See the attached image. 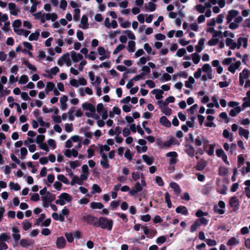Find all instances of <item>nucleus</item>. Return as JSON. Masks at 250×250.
Masks as SVG:
<instances>
[{"mask_svg": "<svg viewBox=\"0 0 250 250\" xmlns=\"http://www.w3.org/2000/svg\"><path fill=\"white\" fill-rule=\"evenodd\" d=\"M83 109H96L95 106L92 104L84 103L82 104Z\"/></svg>", "mask_w": 250, "mask_h": 250, "instance_id": "38", "label": "nucleus"}, {"mask_svg": "<svg viewBox=\"0 0 250 250\" xmlns=\"http://www.w3.org/2000/svg\"><path fill=\"white\" fill-rule=\"evenodd\" d=\"M202 70L207 73L212 71L210 65L208 63L204 64L202 67Z\"/></svg>", "mask_w": 250, "mask_h": 250, "instance_id": "54", "label": "nucleus"}, {"mask_svg": "<svg viewBox=\"0 0 250 250\" xmlns=\"http://www.w3.org/2000/svg\"><path fill=\"white\" fill-rule=\"evenodd\" d=\"M99 153H100V155H102L103 154H105L104 152V151H106V152L109 151V150L110 149V147L107 145H99Z\"/></svg>", "mask_w": 250, "mask_h": 250, "instance_id": "27", "label": "nucleus"}, {"mask_svg": "<svg viewBox=\"0 0 250 250\" xmlns=\"http://www.w3.org/2000/svg\"><path fill=\"white\" fill-rule=\"evenodd\" d=\"M72 198L71 195L67 193H62L58 197V199L56 200V204L63 206L66 202H70L72 201Z\"/></svg>", "mask_w": 250, "mask_h": 250, "instance_id": "3", "label": "nucleus"}, {"mask_svg": "<svg viewBox=\"0 0 250 250\" xmlns=\"http://www.w3.org/2000/svg\"><path fill=\"white\" fill-rule=\"evenodd\" d=\"M170 187L173 189L176 195H179L181 192V189L177 184L174 182L170 184Z\"/></svg>", "mask_w": 250, "mask_h": 250, "instance_id": "23", "label": "nucleus"}, {"mask_svg": "<svg viewBox=\"0 0 250 250\" xmlns=\"http://www.w3.org/2000/svg\"><path fill=\"white\" fill-rule=\"evenodd\" d=\"M23 229L24 230H27L30 229L32 227V224L29 222H22Z\"/></svg>", "mask_w": 250, "mask_h": 250, "instance_id": "64", "label": "nucleus"}, {"mask_svg": "<svg viewBox=\"0 0 250 250\" xmlns=\"http://www.w3.org/2000/svg\"><path fill=\"white\" fill-rule=\"evenodd\" d=\"M239 134L240 136H244L247 140L248 139L249 135V131L248 130L240 127L239 128Z\"/></svg>", "mask_w": 250, "mask_h": 250, "instance_id": "26", "label": "nucleus"}, {"mask_svg": "<svg viewBox=\"0 0 250 250\" xmlns=\"http://www.w3.org/2000/svg\"><path fill=\"white\" fill-rule=\"evenodd\" d=\"M71 56L72 61L75 62H77L79 61L82 60L83 58L82 54L80 53H77L74 51H72L71 52Z\"/></svg>", "mask_w": 250, "mask_h": 250, "instance_id": "14", "label": "nucleus"}, {"mask_svg": "<svg viewBox=\"0 0 250 250\" xmlns=\"http://www.w3.org/2000/svg\"><path fill=\"white\" fill-rule=\"evenodd\" d=\"M76 184L81 185H82L83 183L82 182V180H81L80 177L75 175V176H73L70 184L71 186H73Z\"/></svg>", "mask_w": 250, "mask_h": 250, "instance_id": "34", "label": "nucleus"}, {"mask_svg": "<svg viewBox=\"0 0 250 250\" xmlns=\"http://www.w3.org/2000/svg\"><path fill=\"white\" fill-rule=\"evenodd\" d=\"M200 227L199 221H196L193 225L191 226L190 231L193 232L196 231L197 229Z\"/></svg>", "mask_w": 250, "mask_h": 250, "instance_id": "52", "label": "nucleus"}, {"mask_svg": "<svg viewBox=\"0 0 250 250\" xmlns=\"http://www.w3.org/2000/svg\"><path fill=\"white\" fill-rule=\"evenodd\" d=\"M191 55L192 56L193 62L195 64L198 63L201 59L200 56L197 53H194L192 54Z\"/></svg>", "mask_w": 250, "mask_h": 250, "instance_id": "39", "label": "nucleus"}, {"mask_svg": "<svg viewBox=\"0 0 250 250\" xmlns=\"http://www.w3.org/2000/svg\"><path fill=\"white\" fill-rule=\"evenodd\" d=\"M74 115L79 117L82 116L83 113L82 110H69L67 115L66 114L62 115V119L64 120L68 118L70 120H73L75 117Z\"/></svg>", "mask_w": 250, "mask_h": 250, "instance_id": "4", "label": "nucleus"}, {"mask_svg": "<svg viewBox=\"0 0 250 250\" xmlns=\"http://www.w3.org/2000/svg\"><path fill=\"white\" fill-rule=\"evenodd\" d=\"M65 236L68 242L72 243L74 241V237L72 233H66Z\"/></svg>", "mask_w": 250, "mask_h": 250, "instance_id": "62", "label": "nucleus"}, {"mask_svg": "<svg viewBox=\"0 0 250 250\" xmlns=\"http://www.w3.org/2000/svg\"><path fill=\"white\" fill-rule=\"evenodd\" d=\"M226 44L227 46H229V48L233 50L236 48V43L230 38H227L226 40Z\"/></svg>", "mask_w": 250, "mask_h": 250, "instance_id": "20", "label": "nucleus"}, {"mask_svg": "<svg viewBox=\"0 0 250 250\" xmlns=\"http://www.w3.org/2000/svg\"><path fill=\"white\" fill-rule=\"evenodd\" d=\"M146 182L144 177H141V182H137L129 190V194L131 196L136 195L138 192L143 190V188L146 186Z\"/></svg>", "mask_w": 250, "mask_h": 250, "instance_id": "1", "label": "nucleus"}, {"mask_svg": "<svg viewBox=\"0 0 250 250\" xmlns=\"http://www.w3.org/2000/svg\"><path fill=\"white\" fill-rule=\"evenodd\" d=\"M21 60H22V62L23 64L25 65L29 69L32 70V71H33L34 72H36L37 71V68L35 66L32 65L28 62V60H26L24 58L21 59Z\"/></svg>", "mask_w": 250, "mask_h": 250, "instance_id": "24", "label": "nucleus"}, {"mask_svg": "<svg viewBox=\"0 0 250 250\" xmlns=\"http://www.w3.org/2000/svg\"><path fill=\"white\" fill-rule=\"evenodd\" d=\"M52 217L55 220H59L61 222H63L64 221V217H63V215H59L56 212L52 213Z\"/></svg>", "mask_w": 250, "mask_h": 250, "instance_id": "41", "label": "nucleus"}, {"mask_svg": "<svg viewBox=\"0 0 250 250\" xmlns=\"http://www.w3.org/2000/svg\"><path fill=\"white\" fill-rule=\"evenodd\" d=\"M241 65L240 61L236 62L234 63L231 64L228 67V70L231 73L234 74L235 71Z\"/></svg>", "mask_w": 250, "mask_h": 250, "instance_id": "15", "label": "nucleus"}, {"mask_svg": "<svg viewBox=\"0 0 250 250\" xmlns=\"http://www.w3.org/2000/svg\"><path fill=\"white\" fill-rule=\"evenodd\" d=\"M127 49L129 52H134L135 50V42L133 41H129Z\"/></svg>", "mask_w": 250, "mask_h": 250, "instance_id": "30", "label": "nucleus"}, {"mask_svg": "<svg viewBox=\"0 0 250 250\" xmlns=\"http://www.w3.org/2000/svg\"><path fill=\"white\" fill-rule=\"evenodd\" d=\"M55 198L56 196L54 194H53L50 192H48L47 193L46 195L42 197V201L51 203L55 200Z\"/></svg>", "mask_w": 250, "mask_h": 250, "instance_id": "18", "label": "nucleus"}, {"mask_svg": "<svg viewBox=\"0 0 250 250\" xmlns=\"http://www.w3.org/2000/svg\"><path fill=\"white\" fill-rule=\"evenodd\" d=\"M101 191L102 190L98 185L96 184L93 185L92 187L91 193L94 194L96 192L100 193L101 192Z\"/></svg>", "mask_w": 250, "mask_h": 250, "instance_id": "43", "label": "nucleus"}, {"mask_svg": "<svg viewBox=\"0 0 250 250\" xmlns=\"http://www.w3.org/2000/svg\"><path fill=\"white\" fill-rule=\"evenodd\" d=\"M9 9L10 11V14L12 15L17 16L20 10L16 8V5L14 3H9L8 4Z\"/></svg>", "mask_w": 250, "mask_h": 250, "instance_id": "16", "label": "nucleus"}, {"mask_svg": "<svg viewBox=\"0 0 250 250\" xmlns=\"http://www.w3.org/2000/svg\"><path fill=\"white\" fill-rule=\"evenodd\" d=\"M157 104L161 109H171L170 108L167 107L168 104H167L166 100L164 102L161 100L158 101Z\"/></svg>", "mask_w": 250, "mask_h": 250, "instance_id": "29", "label": "nucleus"}, {"mask_svg": "<svg viewBox=\"0 0 250 250\" xmlns=\"http://www.w3.org/2000/svg\"><path fill=\"white\" fill-rule=\"evenodd\" d=\"M143 176V174H142L140 175V174L138 172L134 171L132 173V178L134 181H137L140 178H141Z\"/></svg>", "mask_w": 250, "mask_h": 250, "instance_id": "48", "label": "nucleus"}, {"mask_svg": "<svg viewBox=\"0 0 250 250\" xmlns=\"http://www.w3.org/2000/svg\"><path fill=\"white\" fill-rule=\"evenodd\" d=\"M40 33L39 31H36L35 33H33L30 34L28 39L30 41H37L39 39Z\"/></svg>", "mask_w": 250, "mask_h": 250, "instance_id": "36", "label": "nucleus"}, {"mask_svg": "<svg viewBox=\"0 0 250 250\" xmlns=\"http://www.w3.org/2000/svg\"><path fill=\"white\" fill-rule=\"evenodd\" d=\"M57 179L60 181H62L65 184H69V181L63 175L60 174L57 176Z\"/></svg>", "mask_w": 250, "mask_h": 250, "instance_id": "47", "label": "nucleus"}, {"mask_svg": "<svg viewBox=\"0 0 250 250\" xmlns=\"http://www.w3.org/2000/svg\"><path fill=\"white\" fill-rule=\"evenodd\" d=\"M151 93L155 94V98L157 100H160L163 98L162 94L164 91L159 89H155L151 91Z\"/></svg>", "mask_w": 250, "mask_h": 250, "instance_id": "21", "label": "nucleus"}, {"mask_svg": "<svg viewBox=\"0 0 250 250\" xmlns=\"http://www.w3.org/2000/svg\"><path fill=\"white\" fill-rule=\"evenodd\" d=\"M21 25V21L20 20L17 19L14 21L13 22V27L14 29H17L20 27Z\"/></svg>", "mask_w": 250, "mask_h": 250, "instance_id": "61", "label": "nucleus"}, {"mask_svg": "<svg viewBox=\"0 0 250 250\" xmlns=\"http://www.w3.org/2000/svg\"><path fill=\"white\" fill-rule=\"evenodd\" d=\"M220 157L222 158L226 165H229V163L227 160V156L225 155L224 151L222 148H220Z\"/></svg>", "mask_w": 250, "mask_h": 250, "instance_id": "35", "label": "nucleus"}, {"mask_svg": "<svg viewBox=\"0 0 250 250\" xmlns=\"http://www.w3.org/2000/svg\"><path fill=\"white\" fill-rule=\"evenodd\" d=\"M220 117L224 119L226 123H229V118L228 117V115L226 112H223L221 113L220 114Z\"/></svg>", "mask_w": 250, "mask_h": 250, "instance_id": "63", "label": "nucleus"}, {"mask_svg": "<svg viewBox=\"0 0 250 250\" xmlns=\"http://www.w3.org/2000/svg\"><path fill=\"white\" fill-rule=\"evenodd\" d=\"M10 239V236L6 233H2L0 234V241L4 242Z\"/></svg>", "mask_w": 250, "mask_h": 250, "instance_id": "50", "label": "nucleus"}, {"mask_svg": "<svg viewBox=\"0 0 250 250\" xmlns=\"http://www.w3.org/2000/svg\"><path fill=\"white\" fill-rule=\"evenodd\" d=\"M100 160V165L104 168H108L109 167V161L107 156L106 154H103Z\"/></svg>", "mask_w": 250, "mask_h": 250, "instance_id": "8", "label": "nucleus"}, {"mask_svg": "<svg viewBox=\"0 0 250 250\" xmlns=\"http://www.w3.org/2000/svg\"><path fill=\"white\" fill-rule=\"evenodd\" d=\"M229 205L233 208V210L234 211H236L239 208V199L236 196L231 197L229 201Z\"/></svg>", "mask_w": 250, "mask_h": 250, "instance_id": "6", "label": "nucleus"}, {"mask_svg": "<svg viewBox=\"0 0 250 250\" xmlns=\"http://www.w3.org/2000/svg\"><path fill=\"white\" fill-rule=\"evenodd\" d=\"M186 53V50L185 48H182L179 49L177 52L176 55L179 57H183Z\"/></svg>", "mask_w": 250, "mask_h": 250, "instance_id": "59", "label": "nucleus"}, {"mask_svg": "<svg viewBox=\"0 0 250 250\" xmlns=\"http://www.w3.org/2000/svg\"><path fill=\"white\" fill-rule=\"evenodd\" d=\"M239 103L234 101H231L229 103L228 106L229 107L233 108L232 109H242L240 106H238Z\"/></svg>", "mask_w": 250, "mask_h": 250, "instance_id": "42", "label": "nucleus"}, {"mask_svg": "<svg viewBox=\"0 0 250 250\" xmlns=\"http://www.w3.org/2000/svg\"><path fill=\"white\" fill-rule=\"evenodd\" d=\"M97 114L99 115H102V119L105 120L108 116V113L106 110H97Z\"/></svg>", "mask_w": 250, "mask_h": 250, "instance_id": "49", "label": "nucleus"}, {"mask_svg": "<svg viewBox=\"0 0 250 250\" xmlns=\"http://www.w3.org/2000/svg\"><path fill=\"white\" fill-rule=\"evenodd\" d=\"M160 122L162 125L166 127H169L171 125L170 122L165 116H163L160 118Z\"/></svg>", "mask_w": 250, "mask_h": 250, "instance_id": "33", "label": "nucleus"}, {"mask_svg": "<svg viewBox=\"0 0 250 250\" xmlns=\"http://www.w3.org/2000/svg\"><path fill=\"white\" fill-rule=\"evenodd\" d=\"M185 147V151L187 154L190 157H193L195 154L194 148L189 145H186Z\"/></svg>", "mask_w": 250, "mask_h": 250, "instance_id": "19", "label": "nucleus"}, {"mask_svg": "<svg viewBox=\"0 0 250 250\" xmlns=\"http://www.w3.org/2000/svg\"><path fill=\"white\" fill-rule=\"evenodd\" d=\"M195 83V80L192 76H189L188 80L185 82V86L187 88H192V84Z\"/></svg>", "mask_w": 250, "mask_h": 250, "instance_id": "32", "label": "nucleus"}, {"mask_svg": "<svg viewBox=\"0 0 250 250\" xmlns=\"http://www.w3.org/2000/svg\"><path fill=\"white\" fill-rule=\"evenodd\" d=\"M125 47V46L124 44H121L118 45L116 48L114 49L113 51V54L115 55L118 54L119 52H120L121 50H122Z\"/></svg>", "mask_w": 250, "mask_h": 250, "instance_id": "55", "label": "nucleus"}, {"mask_svg": "<svg viewBox=\"0 0 250 250\" xmlns=\"http://www.w3.org/2000/svg\"><path fill=\"white\" fill-rule=\"evenodd\" d=\"M239 243V241H237L234 237H232L229 240L227 244L228 246H233L234 245L238 244Z\"/></svg>", "mask_w": 250, "mask_h": 250, "instance_id": "44", "label": "nucleus"}, {"mask_svg": "<svg viewBox=\"0 0 250 250\" xmlns=\"http://www.w3.org/2000/svg\"><path fill=\"white\" fill-rule=\"evenodd\" d=\"M124 33L127 34V37L131 40H135L136 37L134 34L130 30H127L124 31Z\"/></svg>", "mask_w": 250, "mask_h": 250, "instance_id": "60", "label": "nucleus"}, {"mask_svg": "<svg viewBox=\"0 0 250 250\" xmlns=\"http://www.w3.org/2000/svg\"><path fill=\"white\" fill-rule=\"evenodd\" d=\"M55 84L51 82H48L46 84V87L45 88L46 91L47 92L48 91H51L55 87Z\"/></svg>", "mask_w": 250, "mask_h": 250, "instance_id": "51", "label": "nucleus"}, {"mask_svg": "<svg viewBox=\"0 0 250 250\" xmlns=\"http://www.w3.org/2000/svg\"><path fill=\"white\" fill-rule=\"evenodd\" d=\"M244 103L242 104L243 108L250 107V98L244 97L243 99Z\"/></svg>", "mask_w": 250, "mask_h": 250, "instance_id": "53", "label": "nucleus"}, {"mask_svg": "<svg viewBox=\"0 0 250 250\" xmlns=\"http://www.w3.org/2000/svg\"><path fill=\"white\" fill-rule=\"evenodd\" d=\"M9 187L11 189H14L15 191H18L21 189V187L18 184L13 182H10Z\"/></svg>", "mask_w": 250, "mask_h": 250, "instance_id": "40", "label": "nucleus"}, {"mask_svg": "<svg viewBox=\"0 0 250 250\" xmlns=\"http://www.w3.org/2000/svg\"><path fill=\"white\" fill-rule=\"evenodd\" d=\"M219 42V39L212 38L208 41V44L209 46H213L216 45Z\"/></svg>", "mask_w": 250, "mask_h": 250, "instance_id": "57", "label": "nucleus"}, {"mask_svg": "<svg viewBox=\"0 0 250 250\" xmlns=\"http://www.w3.org/2000/svg\"><path fill=\"white\" fill-rule=\"evenodd\" d=\"M239 14V12L236 10H231L229 11L228 14L227 16L226 19L227 23L230 22L232 19L237 17Z\"/></svg>", "mask_w": 250, "mask_h": 250, "instance_id": "9", "label": "nucleus"}, {"mask_svg": "<svg viewBox=\"0 0 250 250\" xmlns=\"http://www.w3.org/2000/svg\"><path fill=\"white\" fill-rule=\"evenodd\" d=\"M243 43V46L244 48H247L248 46V39L246 38L239 37L237 40L236 43V48L239 49Z\"/></svg>", "mask_w": 250, "mask_h": 250, "instance_id": "12", "label": "nucleus"}, {"mask_svg": "<svg viewBox=\"0 0 250 250\" xmlns=\"http://www.w3.org/2000/svg\"><path fill=\"white\" fill-rule=\"evenodd\" d=\"M136 149L138 153H140L142 152H145L147 150V147L146 146H136Z\"/></svg>", "mask_w": 250, "mask_h": 250, "instance_id": "56", "label": "nucleus"}, {"mask_svg": "<svg viewBox=\"0 0 250 250\" xmlns=\"http://www.w3.org/2000/svg\"><path fill=\"white\" fill-rule=\"evenodd\" d=\"M75 13L73 15V19L75 21H78L80 17L81 10L79 8H76L74 9Z\"/></svg>", "mask_w": 250, "mask_h": 250, "instance_id": "45", "label": "nucleus"}, {"mask_svg": "<svg viewBox=\"0 0 250 250\" xmlns=\"http://www.w3.org/2000/svg\"><path fill=\"white\" fill-rule=\"evenodd\" d=\"M64 155L67 158H70L72 156L76 157L78 155V152L74 148L72 149H67L64 150Z\"/></svg>", "mask_w": 250, "mask_h": 250, "instance_id": "11", "label": "nucleus"}, {"mask_svg": "<svg viewBox=\"0 0 250 250\" xmlns=\"http://www.w3.org/2000/svg\"><path fill=\"white\" fill-rule=\"evenodd\" d=\"M83 221L89 224H92L95 226H97V223L95 222V221L98 219L90 214H85L83 215Z\"/></svg>", "mask_w": 250, "mask_h": 250, "instance_id": "7", "label": "nucleus"}, {"mask_svg": "<svg viewBox=\"0 0 250 250\" xmlns=\"http://www.w3.org/2000/svg\"><path fill=\"white\" fill-rule=\"evenodd\" d=\"M175 211L177 213H181L184 215H187L188 213V209L185 206H178Z\"/></svg>", "mask_w": 250, "mask_h": 250, "instance_id": "22", "label": "nucleus"}, {"mask_svg": "<svg viewBox=\"0 0 250 250\" xmlns=\"http://www.w3.org/2000/svg\"><path fill=\"white\" fill-rule=\"evenodd\" d=\"M11 230L13 232L12 236L14 239L18 241L21 239V235L19 233V230L17 227H13L11 228Z\"/></svg>", "mask_w": 250, "mask_h": 250, "instance_id": "17", "label": "nucleus"}, {"mask_svg": "<svg viewBox=\"0 0 250 250\" xmlns=\"http://www.w3.org/2000/svg\"><path fill=\"white\" fill-rule=\"evenodd\" d=\"M113 224V222L111 219L101 217L99 218L96 226L100 227L102 229H106L110 231L112 229Z\"/></svg>", "mask_w": 250, "mask_h": 250, "instance_id": "2", "label": "nucleus"}, {"mask_svg": "<svg viewBox=\"0 0 250 250\" xmlns=\"http://www.w3.org/2000/svg\"><path fill=\"white\" fill-rule=\"evenodd\" d=\"M96 110H88V112L85 113V115L88 117H91L95 119L99 118V115L96 113Z\"/></svg>", "mask_w": 250, "mask_h": 250, "instance_id": "28", "label": "nucleus"}, {"mask_svg": "<svg viewBox=\"0 0 250 250\" xmlns=\"http://www.w3.org/2000/svg\"><path fill=\"white\" fill-rule=\"evenodd\" d=\"M208 140L205 137H200L198 136L195 140V144L196 146H201L203 145L205 150H206L207 146L208 143Z\"/></svg>", "mask_w": 250, "mask_h": 250, "instance_id": "5", "label": "nucleus"}, {"mask_svg": "<svg viewBox=\"0 0 250 250\" xmlns=\"http://www.w3.org/2000/svg\"><path fill=\"white\" fill-rule=\"evenodd\" d=\"M28 76L26 75H23L20 77L19 83L20 84H25L28 82Z\"/></svg>", "mask_w": 250, "mask_h": 250, "instance_id": "46", "label": "nucleus"}, {"mask_svg": "<svg viewBox=\"0 0 250 250\" xmlns=\"http://www.w3.org/2000/svg\"><path fill=\"white\" fill-rule=\"evenodd\" d=\"M81 24H79V27L83 29H86L88 28V17L87 15H83L81 20Z\"/></svg>", "mask_w": 250, "mask_h": 250, "instance_id": "10", "label": "nucleus"}, {"mask_svg": "<svg viewBox=\"0 0 250 250\" xmlns=\"http://www.w3.org/2000/svg\"><path fill=\"white\" fill-rule=\"evenodd\" d=\"M90 207L92 209H101L104 207V205L100 202H91L90 204Z\"/></svg>", "mask_w": 250, "mask_h": 250, "instance_id": "31", "label": "nucleus"}, {"mask_svg": "<svg viewBox=\"0 0 250 250\" xmlns=\"http://www.w3.org/2000/svg\"><path fill=\"white\" fill-rule=\"evenodd\" d=\"M143 161L147 165H151L154 162V158L153 157H149L147 155L144 154L142 155Z\"/></svg>", "mask_w": 250, "mask_h": 250, "instance_id": "25", "label": "nucleus"}, {"mask_svg": "<svg viewBox=\"0 0 250 250\" xmlns=\"http://www.w3.org/2000/svg\"><path fill=\"white\" fill-rule=\"evenodd\" d=\"M66 242L64 237H59L57 238L56 241V246L58 249H63L66 245Z\"/></svg>", "mask_w": 250, "mask_h": 250, "instance_id": "13", "label": "nucleus"}, {"mask_svg": "<svg viewBox=\"0 0 250 250\" xmlns=\"http://www.w3.org/2000/svg\"><path fill=\"white\" fill-rule=\"evenodd\" d=\"M42 105V102L39 100H34L30 103V106L32 108L37 106L38 107H41Z\"/></svg>", "mask_w": 250, "mask_h": 250, "instance_id": "37", "label": "nucleus"}, {"mask_svg": "<svg viewBox=\"0 0 250 250\" xmlns=\"http://www.w3.org/2000/svg\"><path fill=\"white\" fill-rule=\"evenodd\" d=\"M239 74H241L244 79H248L249 77V71L247 69L245 68Z\"/></svg>", "mask_w": 250, "mask_h": 250, "instance_id": "58", "label": "nucleus"}]
</instances>
